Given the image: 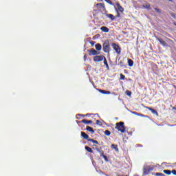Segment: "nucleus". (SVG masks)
Instances as JSON below:
<instances>
[{
  "label": "nucleus",
  "instance_id": "f257e3e1",
  "mask_svg": "<svg viewBox=\"0 0 176 176\" xmlns=\"http://www.w3.org/2000/svg\"><path fill=\"white\" fill-rule=\"evenodd\" d=\"M115 129L118 130V131H120V133H125L126 128L124 127V122H117L116 124Z\"/></svg>",
  "mask_w": 176,
  "mask_h": 176
},
{
  "label": "nucleus",
  "instance_id": "f03ea898",
  "mask_svg": "<svg viewBox=\"0 0 176 176\" xmlns=\"http://www.w3.org/2000/svg\"><path fill=\"white\" fill-rule=\"evenodd\" d=\"M102 49L104 53H109L111 50V45H109V41H105L103 43Z\"/></svg>",
  "mask_w": 176,
  "mask_h": 176
},
{
  "label": "nucleus",
  "instance_id": "7ed1b4c3",
  "mask_svg": "<svg viewBox=\"0 0 176 176\" xmlns=\"http://www.w3.org/2000/svg\"><path fill=\"white\" fill-rule=\"evenodd\" d=\"M95 8H96V9L99 10V12H102L105 10V4L102 3H99L96 5Z\"/></svg>",
  "mask_w": 176,
  "mask_h": 176
},
{
  "label": "nucleus",
  "instance_id": "20e7f679",
  "mask_svg": "<svg viewBox=\"0 0 176 176\" xmlns=\"http://www.w3.org/2000/svg\"><path fill=\"white\" fill-rule=\"evenodd\" d=\"M105 59V56H104V55H100V56H95L94 57V61H95V63H100V61H102V60Z\"/></svg>",
  "mask_w": 176,
  "mask_h": 176
},
{
  "label": "nucleus",
  "instance_id": "39448f33",
  "mask_svg": "<svg viewBox=\"0 0 176 176\" xmlns=\"http://www.w3.org/2000/svg\"><path fill=\"white\" fill-rule=\"evenodd\" d=\"M89 56H98L100 52L91 48L88 50Z\"/></svg>",
  "mask_w": 176,
  "mask_h": 176
},
{
  "label": "nucleus",
  "instance_id": "423d86ee",
  "mask_svg": "<svg viewBox=\"0 0 176 176\" xmlns=\"http://www.w3.org/2000/svg\"><path fill=\"white\" fill-rule=\"evenodd\" d=\"M112 47L116 51L117 54H120L121 50H120V47L119 46V45H117L116 43H113L112 44Z\"/></svg>",
  "mask_w": 176,
  "mask_h": 176
},
{
  "label": "nucleus",
  "instance_id": "0eeeda50",
  "mask_svg": "<svg viewBox=\"0 0 176 176\" xmlns=\"http://www.w3.org/2000/svg\"><path fill=\"white\" fill-rule=\"evenodd\" d=\"M152 170H153V168H151L150 166H146V167L144 168V169H143V174L144 175H148V174H149V173H151V171H152Z\"/></svg>",
  "mask_w": 176,
  "mask_h": 176
},
{
  "label": "nucleus",
  "instance_id": "6e6552de",
  "mask_svg": "<svg viewBox=\"0 0 176 176\" xmlns=\"http://www.w3.org/2000/svg\"><path fill=\"white\" fill-rule=\"evenodd\" d=\"M116 10H118V12H120L121 13H123L124 12V8H123V7H122V6H120V3H116Z\"/></svg>",
  "mask_w": 176,
  "mask_h": 176
},
{
  "label": "nucleus",
  "instance_id": "1a4fd4ad",
  "mask_svg": "<svg viewBox=\"0 0 176 176\" xmlns=\"http://www.w3.org/2000/svg\"><path fill=\"white\" fill-rule=\"evenodd\" d=\"M146 109H148V111H151V112L153 114V115H156V116H159V113H157V111H156L154 109H152L149 107H146Z\"/></svg>",
  "mask_w": 176,
  "mask_h": 176
},
{
  "label": "nucleus",
  "instance_id": "9d476101",
  "mask_svg": "<svg viewBox=\"0 0 176 176\" xmlns=\"http://www.w3.org/2000/svg\"><path fill=\"white\" fill-rule=\"evenodd\" d=\"M157 41H160V43H161V45H162V46H164V47L168 46V44L166 41H164L163 38H157Z\"/></svg>",
  "mask_w": 176,
  "mask_h": 176
},
{
  "label": "nucleus",
  "instance_id": "9b49d317",
  "mask_svg": "<svg viewBox=\"0 0 176 176\" xmlns=\"http://www.w3.org/2000/svg\"><path fill=\"white\" fill-rule=\"evenodd\" d=\"M81 137H82V138H84V140H87V141L89 142V140H91V138H90L89 137V135H87L86 133L85 132H81Z\"/></svg>",
  "mask_w": 176,
  "mask_h": 176
},
{
  "label": "nucleus",
  "instance_id": "f8f14e48",
  "mask_svg": "<svg viewBox=\"0 0 176 176\" xmlns=\"http://www.w3.org/2000/svg\"><path fill=\"white\" fill-rule=\"evenodd\" d=\"M80 123H84V124H90V123H93L92 120H82Z\"/></svg>",
  "mask_w": 176,
  "mask_h": 176
},
{
  "label": "nucleus",
  "instance_id": "ddd939ff",
  "mask_svg": "<svg viewBox=\"0 0 176 176\" xmlns=\"http://www.w3.org/2000/svg\"><path fill=\"white\" fill-rule=\"evenodd\" d=\"M100 30L102 31V32H109V29L106 26L101 27Z\"/></svg>",
  "mask_w": 176,
  "mask_h": 176
},
{
  "label": "nucleus",
  "instance_id": "4468645a",
  "mask_svg": "<svg viewBox=\"0 0 176 176\" xmlns=\"http://www.w3.org/2000/svg\"><path fill=\"white\" fill-rule=\"evenodd\" d=\"M86 131H89V133H91V134H94V129H93L91 126H87L86 127Z\"/></svg>",
  "mask_w": 176,
  "mask_h": 176
},
{
  "label": "nucleus",
  "instance_id": "2eb2a0df",
  "mask_svg": "<svg viewBox=\"0 0 176 176\" xmlns=\"http://www.w3.org/2000/svg\"><path fill=\"white\" fill-rule=\"evenodd\" d=\"M95 47H96V50H98V52H100L101 50V49H102V46L100 43L96 44L95 45Z\"/></svg>",
  "mask_w": 176,
  "mask_h": 176
},
{
  "label": "nucleus",
  "instance_id": "dca6fc26",
  "mask_svg": "<svg viewBox=\"0 0 176 176\" xmlns=\"http://www.w3.org/2000/svg\"><path fill=\"white\" fill-rule=\"evenodd\" d=\"M107 17H108L109 19H111V20L112 21H113V20H115V16H113V14H106Z\"/></svg>",
  "mask_w": 176,
  "mask_h": 176
},
{
  "label": "nucleus",
  "instance_id": "f3484780",
  "mask_svg": "<svg viewBox=\"0 0 176 176\" xmlns=\"http://www.w3.org/2000/svg\"><path fill=\"white\" fill-rule=\"evenodd\" d=\"M111 149H115L116 152H119V148H118L117 144H111Z\"/></svg>",
  "mask_w": 176,
  "mask_h": 176
},
{
  "label": "nucleus",
  "instance_id": "a211bd4d",
  "mask_svg": "<svg viewBox=\"0 0 176 176\" xmlns=\"http://www.w3.org/2000/svg\"><path fill=\"white\" fill-rule=\"evenodd\" d=\"M99 91L102 94H111V91H105V90H102V89H99Z\"/></svg>",
  "mask_w": 176,
  "mask_h": 176
},
{
  "label": "nucleus",
  "instance_id": "6ab92c4d",
  "mask_svg": "<svg viewBox=\"0 0 176 176\" xmlns=\"http://www.w3.org/2000/svg\"><path fill=\"white\" fill-rule=\"evenodd\" d=\"M128 65L130 67H133V65H134V61H133L131 59H128Z\"/></svg>",
  "mask_w": 176,
  "mask_h": 176
},
{
  "label": "nucleus",
  "instance_id": "aec40b11",
  "mask_svg": "<svg viewBox=\"0 0 176 176\" xmlns=\"http://www.w3.org/2000/svg\"><path fill=\"white\" fill-rule=\"evenodd\" d=\"M104 64L106 66V68H107V69H109V65H108V61H107V58H104Z\"/></svg>",
  "mask_w": 176,
  "mask_h": 176
},
{
  "label": "nucleus",
  "instance_id": "412c9836",
  "mask_svg": "<svg viewBox=\"0 0 176 176\" xmlns=\"http://www.w3.org/2000/svg\"><path fill=\"white\" fill-rule=\"evenodd\" d=\"M163 173H164V174H166L167 175H171L172 170H164Z\"/></svg>",
  "mask_w": 176,
  "mask_h": 176
},
{
  "label": "nucleus",
  "instance_id": "4be33fe9",
  "mask_svg": "<svg viewBox=\"0 0 176 176\" xmlns=\"http://www.w3.org/2000/svg\"><path fill=\"white\" fill-rule=\"evenodd\" d=\"M85 149L87 151V152H89V153H93V149H91V148L86 146Z\"/></svg>",
  "mask_w": 176,
  "mask_h": 176
},
{
  "label": "nucleus",
  "instance_id": "5701e85b",
  "mask_svg": "<svg viewBox=\"0 0 176 176\" xmlns=\"http://www.w3.org/2000/svg\"><path fill=\"white\" fill-rule=\"evenodd\" d=\"M89 142H93V144H98V141H97L96 140H94V139L89 140Z\"/></svg>",
  "mask_w": 176,
  "mask_h": 176
},
{
  "label": "nucleus",
  "instance_id": "b1692460",
  "mask_svg": "<svg viewBox=\"0 0 176 176\" xmlns=\"http://www.w3.org/2000/svg\"><path fill=\"white\" fill-rule=\"evenodd\" d=\"M154 175H156V176H166V175H164V173H154Z\"/></svg>",
  "mask_w": 176,
  "mask_h": 176
},
{
  "label": "nucleus",
  "instance_id": "393cba45",
  "mask_svg": "<svg viewBox=\"0 0 176 176\" xmlns=\"http://www.w3.org/2000/svg\"><path fill=\"white\" fill-rule=\"evenodd\" d=\"M120 79L121 80H124V78H126V76L124 75H123L122 74H120Z\"/></svg>",
  "mask_w": 176,
  "mask_h": 176
},
{
  "label": "nucleus",
  "instance_id": "a878e982",
  "mask_svg": "<svg viewBox=\"0 0 176 176\" xmlns=\"http://www.w3.org/2000/svg\"><path fill=\"white\" fill-rule=\"evenodd\" d=\"M98 153H100V157H102V156H104V151L100 150L98 151Z\"/></svg>",
  "mask_w": 176,
  "mask_h": 176
},
{
  "label": "nucleus",
  "instance_id": "bb28decb",
  "mask_svg": "<svg viewBox=\"0 0 176 176\" xmlns=\"http://www.w3.org/2000/svg\"><path fill=\"white\" fill-rule=\"evenodd\" d=\"M104 134H105V135H107V136L111 135V131L106 130L104 131Z\"/></svg>",
  "mask_w": 176,
  "mask_h": 176
},
{
  "label": "nucleus",
  "instance_id": "cd10ccee",
  "mask_svg": "<svg viewBox=\"0 0 176 176\" xmlns=\"http://www.w3.org/2000/svg\"><path fill=\"white\" fill-rule=\"evenodd\" d=\"M96 124H98V126H102V122H101V121L97 120Z\"/></svg>",
  "mask_w": 176,
  "mask_h": 176
},
{
  "label": "nucleus",
  "instance_id": "c85d7f7f",
  "mask_svg": "<svg viewBox=\"0 0 176 176\" xmlns=\"http://www.w3.org/2000/svg\"><path fill=\"white\" fill-rule=\"evenodd\" d=\"M154 10H155V12H157V13H162V10H160V9L157 8H154Z\"/></svg>",
  "mask_w": 176,
  "mask_h": 176
},
{
  "label": "nucleus",
  "instance_id": "c756f323",
  "mask_svg": "<svg viewBox=\"0 0 176 176\" xmlns=\"http://www.w3.org/2000/svg\"><path fill=\"white\" fill-rule=\"evenodd\" d=\"M102 157H103V159L105 160V162H108V157H107V155H104L103 154V155H102Z\"/></svg>",
  "mask_w": 176,
  "mask_h": 176
},
{
  "label": "nucleus",
  "instance_id": "7c9ffc66",
  "mask_svg": "<svg viewBox=\"0 0 176 176\" xmlns=\"http://www.w3.org/2000/svg\"><path fill=\"white\" fill-rule=\"evenodd\" d=\"M104 1H105V2L109 3V5H112V1L111 0H104Z\"/></svg>",
  "mask_w": 176,
  "mask_h": 176
},
{
  "label": "nucleus",
  "instance_id": "2f4dec72",
  "mask_svg": "<svg viewBox=\"0 0 176 176\" xmlns=\"http://www.w3.org/2000/svg\"><path fill=\"white\" fill-rule=\"evenodd\" d=\"M170 14L172 17H173V19H175L176 16L175 14H174V12H170Z\"/></svg>",
  "mask_w": 176,
  "mask_h": 176
},
{
  "label": "nucleus",
  "instance_id": "473e14b6",
  "mask_svg": "<svg viewBox=\"0 0 176 176\" xmlns=\"http://www.w3.org/2000/svg\"><path fill=\"white\" fill-rule=\"evenodd\" d=\"M116 12H117V15H116V17H120V13H119V10H116Z\"/></svg>",
  "mask_w": 176,
  "mask_h": 176
},
{
  "label": "nucleus",
  "instance_id": "72a5a7b5",
  "mask_svg": "<svg viewBox=\"0 0 176 176\" xmlns=\"http://www.w3.org/2000/svg\"><path fill=\"white\" fill-rule=\"evenodd\" d=\"M172 174H173V175H176V170L175 169L172 170Z\"/></svg>",
  "mask_w": 176,
  "mask_h": 176
},
{
  "label": "nucleus",
  "instance_id": "f704fd0d",
  "mask_svg": "<svg viewBox=\"0 0 176 176\" xmlns=\"http://www.w3.org/2000/svg\"><path fill=\"white\" fill-rule=\"evenodd\" d=\"M126 95H127V96H131V91H126Z\"/></svg>",
  "mask_w": 176,
  "mask_h": 176
},
{
  "label": "nucleus",
  "instance_id": "c9c22d12",
  "mask_svg": "<svg viewBox=\"0 0 176 176\" xmlns=\"http://www.w3.org/2000/svg\"><path fill=\"white\" fill-rule=\"evenodd\" d=\"M95 43H96L95 41H90V44L91 45V46H94Z\"/></svg>",
  "mask_w": 176,
  "mask_h": 176
},
{
  "label": "nucleus",
  "instance_id": "e433bc0d",
  "mask_svg": "<svg viewBox=\"0 0 176 176\" xmlns=\"http://www.w3.org/2000/svg\"><path fill=\"white\" fill-rule=\"evenodd\" d=\"M146 8L147 9H151V5L147 4V5L146 6Z\"/></svg>",
  "mask_w": 176,
  "mask_h": 176
},
{
  "label": "nucleus",
  "instance_id": "4c0bfd02",
  "mask_svg": "<svg viewBox=\"0 0 176 176\" xmlns=\"http://www.w3.org/2000/svg\"><path fill=\"white\" fill-rule=\"evenodd\" d=\"M96 151H97V152H98V151H100V148H96Z\"/></svg>",
  "mask_w": 176,
  "mask_h": 176
},
{
  "label": "nucleus",
  "instance_id": "58836bf2",
  "mask_svg": "<svg viewBox=\"0 0 176 176\" xmlns=\"http://www.w3.org/2000/svg\"><path fill=\"white\" fill-rule=\"evenodd\" d=\"M166 38V41H167V42H168V41H171L170 38Z\"/></svg>",
  "mask_w": 176,
  "mask_h": 176
},
{
  "label": "nucleus",
  "instance_id": "ea45409f",
  "mask_svg": "<svg viewBox=\"0 0 176 176\" xmlns=\"http://www.w3.org/2000/svg\"><path fill=\"white\" fill-rule=\"evenodd\" d=\"M84 58L85 60H86V58H87V56L86 55H84Z\"/></svg>",
  "mask_w": 176,
  "mask_h": 176
},
{
  "label": "nucleus",
  "instance_id": "a19ab883",
  "mask_svg": "<svg viewBox=\"0 0 176 176\" xmlns=\"http://www.w3.org/2000/svg\"><path fill=\"white\" fill-rule=\"evenodd\" d=\"M134 113H135V114L138 115V116H140V113H135V112H134Z\"/></svg>",
  "mask_w": 176,
  "mask_h": 176
},
{
  "label": "nucleus",
  "instance_id": "79ce46f5",
  "mask_svg": "<svg viewBox=\"0 0 176 176\" xmlns=\"http://www.w3.org/2000/svg\"><path fill=\"white\" fill-rule=\"evenodd\" d=\"M173 109H174L175 111H176V107H173Z\"/></svg>",
  "mask_w": 176,
  "mask_h": 176
},
{
  "label": "nucleus",
  "instance_id": "37998d69",
  "mask_svg": "<svg viewBox=\"0 0 176 176\" xmlns=\"http://www.w3.org/2000/svg\"><path fill=\"white\" fill-rule=\"evenodd\" d=\"M173 24H174V25H175V26H176V22L173 23Z\"/></svg>",
  "mask_w": 176,
  "mask_h": 176
},
{
  "label": "nucleus",
  "instance_id": "c03bdc74",
  "mask_svg": "<svg viewBox=\"0 0 176 176\" xmlns=\"http://www.w3.org/2000/svg\"><path fill=\"white\" fill-rule=\"evenodd\" d=\"M133 176H140L139 175H134Z\"/></svg>",
  "mask_w": 176,
  "mask_h": 176
},
{
  "label": "nucleus",
  "instance_id": "a18cd8bd",
  "mask_svg": "<svg viewBox=\"0 0 176 176\" xmlns=\"http://www.w3.org/2000/svg\"><path fill=\"white\" fill-rule=\"evenodd\" d=\"M168 1H170V2H173V0H168Z\"/></svg>",
  "mask_w": 176,
  "mask_h": 176
},
{
  "label": "nucleus",
  "instance_id": "49530a36",
  "mask_svg": "<svg viewBox=\"0 0 176 176\" xmlns=\"http://www.w3.org/2000/svg\"><path fill=\"white\" fill-rule=\"evenodd\" d=\"M80 116H83V115H80Z\"/></svg>",
  "mask_w": 176,
  "mask_h": 176
}]
</instances>
